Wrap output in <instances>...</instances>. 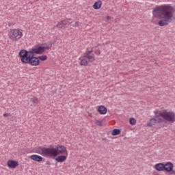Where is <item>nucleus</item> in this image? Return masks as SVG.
<instances>
[{"label":"nucleus","mask_w":175,"mask_h":175,"mask_svg":"<svg viewBox=\"0 0 175 175\" xmlns=\"http://www.w3.org/2000/svg\"><path fill=\"white\" fill-rule=\"evenodd\" d=\"M175 10L169 4H164L156 7L152 11L154 18L160 20L158 23L159 27L169 25L174 20Z\"/></svg>","instance_id":"f257e3e1"},{"label":"nucleus","mask_w":175,"mask_h":175,"mask_svg":"<svg viewBox=\"0 0 175 175\" xmlns=\"http://www.w3.org/2000/svg\"><path fill=\"white\" fill-rule=\"evenodd\" d=\"M154 113L156 118L161 117V118L165 121H167L168 122H175V113L173 111H167V109L159 111L158 109H155Z\"/></svg>","instance_id":"f03ea898"},{"label":"nucleus","mask_w":175,"mask_h":175,"mask_svg":"<svg viewBox=\"0 0 175 175\" xmlns=\"http://www.w3.org/2000/svg\"><path fill=\"white\" fill-rule=\"evenodd\" d=\"M93 51V48L90 50L89 48H87L83 55L79 58L80 60L79 65H81V66H87L88 65V62H94L95 61V55L92 53Z\"/></svg>","instance_id":"7ed1b4c3"},{"label":"nucleus","mask_w":175,"mask_h":175,"mask_svg":"<svg viewBox=\"0 0 175 175\" xmlns=\"http://www.w3.org/2000/svg\"><path fill=\"white\" fill-rule=\"evenodd\" d=\"M40 151L38 154L42 155V157H46L47 158H55L57 157V153L55 148L53 146H50L49 148H40Z\"/></svg>","instance_id":"20e7f679"},{"label":"nucleus","mask_w":175,"mask_h":175,"mask_svg":"<svg viewBox=\"0 0 175 175\" xmlns=\"http://www.w3.org/2000/svg\"><path fill=\"white\" fill-rule=\"evenodd\" d=\"M23 29H11L8 33L9 38L13 42H17L19 39L23 38Z\"/></svg>","instance_id":"39448f33"},{"label":"nucleus","mask_w":175,"mask_h":175,"mask_svg":"<svg viewBox=\"0 0 175 175\" xmlns=\"http://www.w3.org/2000/svg\"><path fill=\"white\" fill-rule=\"evenodd\" d=\"M31 55L32 53L31 51H27L25 49L21 50L19 52V57H21V62H23V64H27Z\"/></svg>","instance_id":"423d86ee"},{"label":"nucleus","mask_w":175,"mask_h":175,"mask_svg":"<svg viewBox=\"0 0 175 175\" xmlns=\"http://www.w3.org/2000/svg\"><path fill=\"white\" fill-rule=\"evenodd\" d=\"M55 150L56 151V157H58V155H68V150L64 146L57 145Z\"/></svg>","instance_id":"0eeeda50"},{"label":"nucleus","mask_w":175,"mask_h":175,"mask_svg":"<svg viewBox=\"0 0 175 175\" xmlns=\"http://www.w3.org/2000/svg\"><path fill=\"white\" fill-rule=\"evenodd\" d=\"M26 64H29L31 66H38L40 64V61H39V58L35 57V55L31 53Z\"/></svg>","instance_id":"6e6552de"},{"label":"nucleus","mask_w":175,"mask_h":175,"mask_svg":"<svg viewBox=\"0 0 175 175\" xmlns=\"http://www.w3.org/2000/svg\"><path fill=\"white\" fill-rule=\"evenodd\" d=\"M30 53H31L33 55H35V54H43V48L40 46H36L34 48L31 49Z\"/></svg>","instance_id":"1a4fd4ad"},{"label":"nucleus","mask_w":175,"mask_h":175,"mask_svg":"<svg viewBox=\"0 0 175 175\" xmlns=\"http://www.w3.org/2000/svg\"><path fill=\"white\" fill-rule=\"evenodd\" d=\"M7 165L10 169H16V167L18 166V161H16L14 160H8Z\"/></svg>","instance_id":"9d476101"},{"label":"nucleus","mask_w":175,"mask_h":175,"mask_svg":"<svg viewBox=\"0 0 175 175\" xmlns=\"http://www.w3.org/2000/svg\"><path fill=\"white\" fill-rule=\"evenodd\" d=\"M68 23L69 21L64 20L60 22H58L55 27H57V28H59L60 29H64L66 28V25H68Z\"/></svg>","instance_id":"9b49d317"},{"label":"nucleus","mask_w":175,"mask_h":175,"mask_svg":"<svg viewBox=\"0 0 175 175\" xmlns=\"http://www.w3.org/2000/svg\"><path fill=\"white\" fill-rule=\"evenodd\" d=\"M174 165L172 162L168 161L164 164V170L168 173L173 171Z\"/></svg>","instance_id":"f8f14e48"},{"label":"nucleus","mask_w":175,"mask_h":175,"mask_svg":"<svg viewBox=\"0 0 175 175\" xmlns=\"http://www.w3.org/2000/svg\"><path fill=\"white\" fill-rule=\"evenodd\" d=\"M30 159L35 161L36 162H42L43 161V157L38 154H32L29 157Z\"/></svg>","instance_id":"ddd939ff"},{"label":"nucleus","mask_w":175,"mask_h":175,"mask_svg":"<svg viewBox=\"0 0 175 175\" xmlns=\"http://www.w3.org/2000/svg\"><path fill=\"white\" fill-rule=\"evenodd\" d=\"M154 169L157 170V172H163V170H165V164H163V163H157L154 165Z\"/></svg>","instance_id":"4468645a"},{"label":"nucleus","mask_w":175,"mask_h":175,"mask_svg":"<svg viewBox=\"0 0 175 175\" xmlns=\"http://www.w3.org/2000/svg\"><path fill=\"white\" fill-rule=\"evenodd\" d=\"M67 159H68V155L64 154V155L58 156L55 159V161H57V162L62 163V162H65V161H66Z\"/></svg>","instance_id":"2eb2a0df"},{"label":"nucleus","mask_w":175,"mask_h":175,"mask_svg":"<svg viewBox=\"0 0 175 175\" xmlns=\"http://www.w3.org/2000/svg\"><path fill=\"white\" fill-rule=\"evenodd\" d=\"M98 111L100 114H106L107 113V108L103 105H100L98 108Z\"/></svg>","instance_id":"dca6fc26"},{"label":"nucleus","mask_w":175,"mask_h":175,"mask_svg":"<svg viewBox=\"0 0 175 175\" xmlns=\"http://www.w3.org/2000/svg\"><path fill=\"white\" fill-rule=\"evenodd\" d=\"M100 8H102L101 1H96L93 5V8L95 9V10H98V9H100Z\"/></svg>","instance_id":"f3484780"},{"label":"nucleus","mask_w":175,"mask_h":175,"mask_svg":"<svg viewBox=\"0 0 175 175\" xmlns=\"http://www.w3.org/2000/svg\"><path fill=\"white\" fill-rule=\"evenodd\" d=\"M30 102H31L34 106H36V105L39 103V98H38L36 96H32L30 98Z\"/></svg>","instance_id":"a211bd4d"},{"label":"nucleus","mask_w":175,"mask_h":175,"mask_svg":"<svg viewBox=\"0 0 175 175\" xmlns=\"http://www.w3.org/2000/svg\"><path fill=\"white\" fill-rule=\"evenodd\" d=\"M157 124V119L155 118H152L150 120V121L147 123V126H154Z\"/></svg>","instance_id":"6ab92c4d"},{"label":"nucleus","mask_w":175,"mask_h":175,"mask_svg":"<svg viewBox=\"0 0 175 175\" xmlns=\"http://www.w3.org/2000/svg\"><path fill=\"white\" fill-rule=\"evenodd\" d=\"M120 133H121V130L118 129H114L111 132L112 136H117L118 135H120Z\"/></svg>","instance_id":"aec40b11"},{"label":"nucleus","mask_w":175,"mask_h":175,"mask_svg":"<svg viewBox=\"0 0 175 175\" xmlns=\"http://www.w3.org/2000/svg\"><path fill=\"white\" fill-rule=\"evenodd\" d=\"M38 59H40V61H46L47 59V56L46 55H41V56H38Z\"/></svg>","instance_id":"412c9836"},{"label":"nucleus","mask_w":175,"mask_h":175,"mask_svg":"<svg viewBox=\"0 0 175 175\" xmlns=\"http://www.w3.org/2000/svg\"><path fill=\"white\" fill-rule=\"evenodd\" d=\"M129 122L131 125H135L136 124V120L133 118H130Z\"/></svg>","instance_id":"4be33fe9"},{"label":"nucleus","mask_w":175,"mask_h":175,"mask_svg":"<svg viewBox=\"0 0 175 175\" xmlns=\"http://www.w3.org/2000/svg\"><path fill=\"white\" fill-rule=\"evenodd\" d=\"M51 46H53V45L51 44L50 46H42V48L43 49V53H44V50H49L50 47H51Z\"/></svg>","instance_id":"5701e85b"},{"label":"nucleus","mask_w":175,"mask_h":175,"mask_svg":"<svg viewBox=\"0 0 175 175\" xmlns=\"http://www.w3.org/2000/svg\"><path fill=\"white\" fill-rule=\"evenodd\" d=\"M96 124L98 126H102V121L96 120Z\"/></svg>","instance_id":"b1692460"},{"label":"nucleus","mask_w":175,"mask_h":175,"mask_svg":"<svg viewBox=\"0 0 175 175\" xmlns=\"http://www.w3.org/2000/svg\"><path fill=\"white\" fill-rule=\"evenodd\" d=\"M79 25H80V22L77 21L75 25H72V27H79Z\"/></svg>","instance_id":"393cba45"},{"label":"nucleus","mask_w":175,"mask_h":175,"mask_svg":"<svg viewBox=\"0 0 175 175\" xmlns=\"http://www.w3.org/2000/svg\"><path fill=\"white\" fill-rule=\"evenodd\" d=\"M95 54H96V55H100V50L97 49L94 51Z\"/></svg>","instance_id":"a878e982"},{"label":"nucleus","mask_w":175,"mask_h":175,"mask_svg":"<svg viewBox=\"0 0 175 175\" xmlns=\"http://www.w3.org/2000/svg\"><path fill=\"white\" fill-rule=\"evenodd\" d=\"M3 117H9V116H10V113H3Z\"/></svg>","instance_id":"bb28decb"},{"label":"nucleus","mask_w":175,"mask_h":175,"mask_svg":"<svg viewBox=\"0 0 175 175\" xmlns=\"http://www.w3.org/2000/svg\"><path fill=\"white\" fill-rule=\"evenodd\" d=\"M171 172V174H175V170H173L172 169V171H170Z\"/></svg>","instance_id":"cd10ccee"},{"label":"nucleus","mask_w":175,"mask_h":175,"mask_svg":"<svg viewBox=\"0 0 175 175\" xmlns=\"http://www.w3.org/2000/svg\"><path fill=\"white\" fill-rule=\"evenodd\" d=\"M51 163H50V161H47L46 162V165H51Z\"/></svg>","instance_id":"c85d7f7f"},{"label":"nucleus","mask_w":175,"mask_h":175,"mask_svg":"<svg viewBox=\"0 0 175 175\" xmlns=\"http://www.w3.org/2000/svg\"><path fill=\"white\" fill-rule=\"evenodd\" d=\"M107 20H110V16H107Z\"/></svg>","instance_id":"c756f323"},{"label":"nucleus","mask_w":175,"mask_h":175,"mask_svg":"<svg viewBox=\"0 0 175 175\" xmlns=\"http://www.w3.org/2000/svg\"><path fill=\"white\" fill-rule=\"evenodd\" d=\"M67 20H68V21H70V20H72V19L71 18H68Z\"/></svg>","instance_id":"7c9ffc66"}]
</instances>
